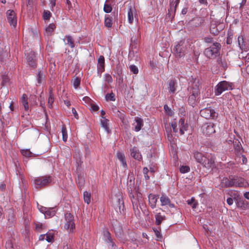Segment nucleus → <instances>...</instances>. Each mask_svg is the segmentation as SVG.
I'll list each match as a JSON object with an SVG mask.
<instances>
[{
	"instance_id": "22",
	"label": "nucleus",
	"mask_w": 249,
	"mask_h": 249,
	"mask_svg": "<svg viewBox=\"0 0 249 249\" xmlns=\"http://www.w3.org/2000/svg\"><path fill=\"white\" fill-rule=\"evenodd\" d=\"M177 82L175 80H170L168 84V89L170 93H174L177 88Z\"/></svg>"
},
{
	"instance_id": "50",
	"label": "nucleus",
	"mask_w": 249,
	"mask_h": 249,
	"mask_svg": "<svg viewBox=\"0 0 249 249\" xmlns=\"http://www.w3.org/2000/svg\"><path fill=\"white\" fill-rule=\"evenodd\" d=\"M51 17V13L49 11H45L43 13V18L44 20H47Z\"/></svg>"
},
{
	"instance_id": "30",
	"label": "nucleus",
	"mask_w": 249,
	"mask_h": 249,
	"mask_svg": "<svg viewBox=\"0 0 249 249\" xmlns=\"http://www.w3.org/2000/svg\"><path fill=\"white\" fill-rule=\"evenodd\" d=\"M54 231L53 230L49 231L46 235V240L48 242H52L54 240Z\"/></svg>"
},
{
	"instance_id": "51",
	"label": "nucleus",
	"mask_w": 249,
	"mask_h": 249,
	"mask_svg": "<svg viewBox=\"0 0 249 249\" xmlns=\"http://www.w3.org/2000/svg\"><path fill=\"white\" fill-rule=\"evenodd\" d=\"M171 126L173 129V131L175 133H177L178 131V128H177V124L175 122H172L171 124Z\"/></svg>"
},
{
	"instance_id": "15",
	"label": "nucleus",
	"mask_w": 249,
	"mask_h": 249,
	"mask_svg": "<svg viewBox=\"0 0 249 249\" xmlns=\"http://www.w3.org/2000/svg\"><path fill=\"white\" fill-rule=\"evenodd\" d=\"M103 239L108 247H114V243L111 237L110 233L107 230H104L103 231Z\"/></svg>"
},
{
	"instance_id": "3",
	"label": "nucleus",
	"mask_w": 249,
	"mask_h": 249,
	"mask_svg": "<svg viewBox=\"0 0 249 249\" xmlns=\"http://www.w3.org/2000/svg\"><path fill=\"white\" fill-rule=\"evenodd\" d=\"M221 48V45L219 43H213L210 47L206 48L204 51L205 55L209 58H215L218 54Z\"/></svg>"
},
{
	"instance_id": "64",
	"label": "nucleus",
	"mask_w": 249,
	"mask_h": 249,
	"mask_svg": "<svg viewBox=\"0 0 249 249\" xmlns=\"http://www.w3.org/2000/svg\"><path fill=\"white\" fill-rule=\"evenodd\" d=\"M244 196L248 199H249V192H246L244 194Z\"/></svg>"
},
{
	"instance_id": "4",
	"label": "nucleus",
	"mask_w": 249,
	"mask_h": 249,
	"mask_svg": "<svg viewBox=\"0 0 249 249\" xmlns=\"http://www.w3.org/2000/svg\"><path fill=\"white\" fill-rule=\"evenodd\" d=\"M52 181V178L51 176H44L35 178L34 183L35 187L38 189L47 186L51 183Z\"/></svg>"
},
{
	"instance_id": "11",
	"label": "nucleus",
	"mask_w": 249,
	"mask_h": 249,
	"mask_svg": "<svg viewBox=\"0 0 249 249\" xmlns=\"http://www.w3.org/2000/svg\"><path fill=\"white\" fill-rule=\"evenodd\" d=\"M206 160H204L202 165L208 169L213 168L214 167L215 158L211 154L206 155Z\"/></svg>"
},
{
	"instance_id": "20",
	"label": "nucleus",
	"mask_w": 249,
	"mask_h": 249,
	"mask_svg": "<svg viewBox=\"0 0 249 249\" xmlns=\"http://www.w3.org/2000/svg\"><path fill=\"white\" fill-rule=\"evenodd\" d=\"M117 158L120 161L122 166L126 169L127 168V164L126 162L125 157L123 152L118 151L117 153Z\"/></svg>"
},
{
	"instance_id": "32",
	"label": "nucleus",
	"mask_w": 249,
	"mask_h": 249,
	"mask_svg": "<svg viewBox=\"0 0 249 249\" xmlns=\"http://www.w3.org/2000/svg\"><path fill=\"white\" fill-rule=\"evenodd\" d=\"M66 40L67 41L66 44H68L71 48H73L75 47L73 39L71 36H66Z\"/></svg>"
},
{
	"instance_id": "35",
	"label": "nucleus",
	"mask_w": 249,
	"mask_h": 249,
	"mask_svg": "<svg viewBox=\"0 0 249 249\" xmlns=\"http://www.w3.org/2000/svg\"><path fill=\"white\" fill-rule=\"evenodd\" d=\"M8 56V53L6 51H2L0 53V61L4 63Z\"/></svg>"
},
{
	"instance_id": "49",
	"label": "nucleus",
	"mask_w": 249,
	"mask_h": 249,
	"mask_svg": "<svg viewBox=\"0 0 249 249\" xmlns=\"http://www.w3.org/2000/svg\"><path fill=\"white\" fill-rule=\"evenodd\" d=\"M80 83V80L78 77L75 78L73 80V85L75 89H76Z\"/></svg>"
},
{
	"instance_id": "16",
	"label": "nucleus",
	"mask_w": 249,
	"mask_h": 249,
	"mask_svg": "<svg viewBox=\"0 0 249 249\" xmlns=\"http://www.w3.org/2000/svg\"><path fill=\"white\" fill-rule=\"evenodd\" d=\"M221 185L224 187H232L234 186L233 177L229 178H224L221 181Z\"/></svg>"
},
{
	"instance_id": "63",
	"label": "nucleus",
	"mask_w": 249,
	"mask_h": 249,
	"mask_svg": "<svg viewBox=\"0 0 249 249\" xmlns=\"http://www.w3.org/2000/svg\"><path fill=\"white\" fill-rule=\"evenodd\" d=\"M131 43H134L136 44L137 42V39L136 37H134V36H132L131 38Z\"/></svg>"
},
{
	"instance_id": "58",
	"label": "nucleus",
	"mask_w": 249,
	"mask_h": 249,
	"mask_svg": "<svg viewBox=\"0 0 249 249\" xmlns=\"http://www.w3.org/2000/svg\"><path fill=\"white\" fill-rule=\"evenodd\" d=\"M91 109L94 111H97L99 109V107L95 104H92V103L90 104Z\"/></svg>"
},
{
	"instance_id": "21",
	"label": "nucleus",
	"mask_w": 249,
	"mask_h": 249,
	"mask_svg": "<svg viewBox=\"0 0 249 249\" xmlns=\"http://www.w3.org/2000/svg\"><path fill=\"white\" fill-rule=\"evenodd\" d=\"M55 28V24L50 23L45 28L44 35L48 36H51Z\"/></svg>"
},
{
	"instance_id": "56",
	"label": "nucleus",
	"mask_w": 249,
	"mask_h": 249,
	"mask_svg": "<svg viewBox=\"0 0 249 249\" xmlns=\"http://www.w3.org/2000/svg\"><path fill=\"white\" fill-rule=\"evenodd\" d=\"M153 231L156 237L158 239H160L162 237V235L159 230H158L157 229H153Z\"/></svg>"
},
{
	"instance_id": "44",
	"label": "nucleus",
	"mask_w": 249,
	"mask_h": 249,
	"mask_svg": "<svg viewBox=\"0 0 249 249\" xmlns=\"http://www.w3.org/2000/svg\"><path fill=\"white\" fill-rule=\"evenodd\" d=\"M106 99L107 101H114L115 100V95L113 93L107 94L106 95Z\"/></svg>"
},
{
	"instance_id": "59",
	"label": "nucleus",
	"mask_w": 249,
	"mask_h": 249,
	"mask_svg": "<svg viewBox=\"0 0 249 249\" xmlns=\"http://www.w3.org/2000/svg\"><path fill=\"white\" fill-rule=\"evenodd\" d=\"M227 202L229 205H231L233 203V199L229 197L227 199Z\"/></svg>"
},
{
	"instance_id": "48",
	"label": "nucleus",
	"mask_w": 249,
	"mask_h": 249,
	"mask_svg": "<svg viewBox=\"0 0 249 249\" xmlns=\"http://www.w3.org/2000/svg\"><path fill=\"white\" fill-rule=\"evenodd\" d=\"M35 226L36 230L39 232H40L41 231V230L43 228V224L39 222L36 223Z\"/></svg>"
},
{
	"instance_id": "62",
	"label": "nucleus",
	"mask_w": 249,
	"mask_h": 249,
	"mask_svg": "<svg viewBox=\"0 0 249 249\" xmlns=\"http://www.w3.org/2000/svg\"><path fill=\"white\" fill-rule=\"evenodd\" d=\"M72 113L73 114H74V117L76 118V119H78V115L76 112V111L75 110V109H74V108H73L72 109Z\"/></svg>"
},
{
	"instance_id": "57",
	"label": "nucleus",
	"mask_w": 249,
	"mask_h": 249,
	"mask_svg": "<svg viewBox=\"0 0 249 249\" xmlns=\"http://www.w3.org/2000/svg\"><path fill=\"white\" fill-rule=\"evenodd\" d=\"M43 73L41 71L38 72V79H37L38 83H41V80L43 79Z\"/></svg>"
},
{
	"instance_id": "42",
	"label": "nucleus",
	"mask_w": 249,
	"mask_h": 249,
	"mask_svg": "<svg viewBox=\"0 0 249 249\" xmlns=\"http://www.w3.org/2000/svg\"><path fill=\"white\" fill-rule=\"evenodd\" d=\"M112 7L107 2H106L104 4V11L105 13H109L112 11Z\"/></svg>"
},
{
	"instance_id": "7",
	"label": "nucleus",
	"mask_w": 249,
	"mask_h": 249,
	"mask_svg": "<svg viewBox=\"0 0 249 249\" xmlns=\"http://www.w3.org/2000/svg\"><path fill=\"white\" fill-rule=\"evenodd\" d=\"M66 223L64 228L69 232H72L75 228V224L74 222V218L73 215L70 213H66L65 215Z\"/></svg>"
},
{
	"instance_id": "17",
	"label": "nucleus",
	"mask_w": 249,
	"mask_h": 249,
	"mask_svg": "<svg viewBox=\"0 0 249 249\" xmlns=\"http://www.w3.org/2000/svg\"><path fill=\"white\" fill-rule=\"evenodd\" d=\"M136 15V10L135 7L130 6L127 13L128 21L129 23H132L134 20V17Z\"/></svg>"
},
{
	"instance_id": "26",
	"label": "nucleus",
	"mask_w": 249,
	"mask_h": 249,
	"mask_svg": "<svg viewBox=\"0 0 249 249\" xmlns=\"http://www.w3.org/2000/svg\"><path fill=\"white\" fill-rule=\"evenodd\" d=\"M205 157L206 155L204 156L201 153L196 152L194 153V158H195L196 160L197 161V162L202 164L203 163L204 160H206Z\"/></svg>"
},
{
	"instance_id": "10",
	"label": "nucleus",
	"mask_w": 249,
	"mask_h": 249,
	"mask_svg": "<svg viewBox=\"0 0 249 249\" xmlns=\"http://www.w3.org/2000/svg\"><path fill=\"white\" fill-rule=\"evenodd\" d=\"M202 132L207 136H210L215 132L214 124L212 123H207L204 124L201 127Z\"/></svg>"
},
{
	"instance_id": "36",
	"label": "nucleus",
	"mask_w": 249,
	"mask_h": 249,
	"mask_svg": "<svg viewBox=\"0 0 249 249\" xmlns=\"http://www.w3.org/2000/svg\"><path fill=\"white\" fill-rule=\"evenodd\" d=\"M90 196L91 195L90 193H89L87 191H85L83 193V197L85 203L88 204H89L90 202Z\"/></svg>"
},
{
	"instance_id": "39",
	"label": "nucleus",
	"mask_w": 249,
	"mask_h": 249,
	"mask_svg": "<svg viewBox=\"0 0 249 249\" xmlns=\"http://www.w3.org/2000/svg\"><path fill=\"white\" fill-rule=\"evenodd\" d=\"M61 131L62 133V139L64 142H66L68 138V135L65 125L62 126L61 128Z\"/></svg>"
},
{
	"instance_id": "19",
	"label": "nucleus",
	"mask_w": 249,
	"mask_h": 249,
	"mask_svg": "<svg viewBox=\"0 0 249 249\" xmlns=\"http://www.w3.org/2000/svg\"><path fill=\"white\" fill-rule=\"evenodd\" d=\"M141 196V195L140 194H138L137 193H136L135 194L132 193H130L129 194V197L131 200V202L134 207L135 206H137L138 203L140 201Z\"/></svg>"
},
{
	"instance_id": "14",
	"label": "nucleus",
	"mask_w": 249,
	"mask_h": 249,
	"mask_svg": "<svg viewBox=\"0 0 249 249\" xmlns=\"http://www.w3.org/2000/svg\"><path fill=\"white\" fill-rule=\"evenodd\" d=\"M26 61L28 65L32 67H35L36 66V55L34 51H30L28 53H26Z\"/></svg>"
},
{
	"instance_id": "8",
	"label": "nucleus",
	"mask_w": 249,
	"mask_h": 249,
	"mask_svg": "<svg viewBox=\"0 0 249 249\" xmlns=\"http://www.w3.org/2000/svg\"><path fill=\"white\" fill-rule=\"evenodd\" d=\"M200 115L202 117L207 119H214L217 116V113L214 110L210 107L201 109L200 111Z\"/></svg>"
},
{
	"instance_id": "33",
	"label": "nucleus",
	"mask_w": 249,
	"mask_h": 249,
	"mask_svg": "<svg viewBox=\"0 0 249 249\" xmlns=\"http://www.w3.org/2000/svg\"><path fill=\"white\" fill-rule=\"evenodd\" d=\"M238 44L241 50H245L246 49L244 44V39L242 36H239L238 37Z\"/></svg>"
},
{
	"instance_id": "24",
	"label": "nucleus",
	"mask_w": 249,
	"mask_h": 249,
	"mask_svg": "<svg viewBox=\"0 0 249 249\" xmlns=\"http://www.w3.org/2000/svg\"><path fill=\"white\" fill-rule=\"evenodd\" d=\"M179 126V132L181 135L184 134L185 131L187 130L188 125L184 123V119L181 118L178 122Z\"/></svg>"
},
{
	"instance_id": "27",
	"label": "nucleus",
	"mask_w": 249,
	"mask_h": 249,
	"mask_svg": "<svg viewBox=\"0 0 249 249\" xmlns=\"http://www.w3.org/2000/svg\"><path fill=\"white\" fill-rule=\"evenodd\" d=\"M108 122L109 120L106 119L105 117H103L101 121V124L102 127L104 128L105 131L107 133H109V129L108 127Z\"/></svg>"
},
{
	"instance_id": "34",
	"label": "nucleus",
	"mask_w": 249,
	"mask_h": 249,
	"mask_svg": "<svg viewBox=\"0 0 249 249\" xmlns=\"http://www.w3.org/2000/svg\"><path fill=\"white\" fill-rule=\"evenodd\" d=\"M218 65H219L224 69H225L228 67V63L225 59L219 58L217 60Z\"/></svg>"
},
{
	"instance_id": "61",
	"label": "nucleus",
	"mask_w": 249,
	"mask_h": 249,
	"mask_svg": "<svg viewBox=\"0 0 249 249\" xmlns=\"http://www.w3.org/2000/svg\"><path fill=\"white\" fill-rule=\"evenodd\" d=\"M195 202V199L194 198H192L191 199L187 200V203L189 205H192Z\"/></svg>"
},
{
	"instance_id": "2",
	"label": "nucleus",
	"mask_w": 249,
	"mask_h": 249,
	"mask_svg": "<svg viewBox=\"0 0 249 249\" xmlns=\"http://www.w3.org/2000/svg\"><path fill=\"white\" fill-rule=\"evenodd\" d=\"M189 46L188 42L184 40H180L175 43L173 50L178 56L182 57L186 53Z\"/></svg>"
},
{
	"instance_id": "43",
	"label": "nucleus",
	"mask_w": 249,
	"mask_h": 249,
	"mask_svg": "<svg viewBox=\"0 0 249 249\" xmlns=\"http://www.w3.org/2000/svg\"><path fill=\"white\" fill-rule=\"evenodd\" d=\"M21 152L23 156L27 157H30L32 155V152L28 149L22 150Z\"/></svg>"
},
{
	"instance_id": "9",
	"label": "nucleus",
	"mask_w": 249,
	"mask_h": 249,
	"mask_svg": "<svg viewBox=\"0 0 249 249\" xmlns=\"http://www.w3.org/2000/svg\"><path fill=\"white\" fill-rule=\"evenodd\" d=\"M39 211L43 213L46 218H50L55 215L56 211L54 208H47L42 206H38Z\"/></svg>"
},
{
	"instance_id": "1",
	"label": "nucleus",
	"mask_w": 249,
	"mask_h": 249,
	"mask_svg": "<svg viewBox=\"0 0 249 249\" xmlns=\"http://www.w3.org/2000/svg\"><path fill=\"white\" fill-rule=\"evenodd\" d=\"M188 90L190 94L188 98L189 103L193 106L195 103L196 97L199 93V83L196 78L193 77L191 78L189 83Z\"/></svg>"
},
{
	"instance_id": "13",
	"label": "nucleus",
	"mask_w": 249,
	"mask_h": 249,
	"mask_svg": "<svg viewBox=\"0 0 249 249\" xmlns=\"http://www.w3.org/2000/svg\"><path fill=\"white\" fill-rule=\"evenodd\" d=\"M233 187L246 188L249 186V183L244 178L238 177H233Z\"/></svg>"
},
{
	"instance_id": "29",
	"label": "nucleus",
	"mask_w": 249,
	"mask_h": 249,
	"mask_svg": "<svg viewBox=\"0 0 249 249\" xmlns=\"http://www.w3.org/2000/svg\"><path fill=\"white\" fill-rule=\"evenodd\" d=\"M160 201L161 205L164 206L170 204V200L166 195L162 194L160 197Z\"/></svg>"
},
{
	"instance_id": "41",
	"label": "nucleus",
	"mask_w": 249,
	"mask_h": 249,
	"mask_svg": "<svg viewBox=\"0 0 249 249\" xmlns=\"http://www.w3.org/2000/svg\"><path fill=\"white\" fill-rule=\"evenodd\" d=\"M164 109L165 112L169 116H172L174 114V111L167 105L164 106Z\"/></svg>"
},
{
	"instance_id": "55",
	"label": "nucleus",
	"mask_w": 249,
	"mask_h": 249,
	"mask_svg": "<svg viewBox=\"0 0 249 249\" xmlns=\"http://www.w3.org/2000/svg\"><path fill=\"white\" fill-rule=\"evenodd\" d=\"M98 65H105V59L103 56H100L98 59Z\"/></svg>"
},
{
	"instance_id": "54",
	"label": "nucleus",
	"mask_w": 249,
	"mask_h": 249,
	"mask_svg": "<svg viewBox=\"0 0 249 249\" xmlns=\"http://www.w3.org/2000/svg\"><path fill=\"white\" fill-rule=\"evenodd\" d=\"M82 100L85 102V104L90 105V104L92 103L91 99L88 96L83 97Z\"/></svg>"
},
{
	"instance_id": "25",
	"label": "nucleus",
	"mask_w": 249,
	"mask_h": 249,
	"mask_svg": "<svg viewBox=\"0 0 249 249\" xmlns=\"http://www.w3.org/2000/svg\"><path fill=\"white\" fill-rule=\"evenodd\" d=\"M133 125L135 127V130L136 132L139 131L143 126L142 120L140 118L137 117L135 119V122L133 124Z\"/></svg>"
},
{
	"instance_id": "12",
	"label": "nucleus",
	"mask_w": 249,
	"mask_h": 249,
	"mask_svg": "<svg viewBox=\"0 0 249 249\" xmlns=\"http://www.w3.org/2000/svg\"><path fill=\"white\" fill-rule=\"evenodd\" d=\"M6 15L7 20L10 25L13 27H16L17 20L15 12L13 10H9L7 11Z\"/></svg>"
},
{
	"instance_id": "53",
	"label": "nucleus",
	"mask_w": 249,
	"mask_h": 249,
	"mask_svg": "<svg viewBox=\"0 0 249 249\" xmlns=\"http://www.w3.org/2000/svg\"><path fill=\"white\" fill-rule=\"evenodd\" d=\"M5 247L6 249H15L11 241L8 240L6 242Z\"/></svg>"
},
{
	"instance_id": "5",
	"label": "nucleus",
	"mask_w": 249,
	"mask_h": 249,
	"mask_svg": "<svg viewBox=\"0 0 249 249\" xmlns=\"http://www.w3.org/2000/svg\"><path fill=\"white\" fill-rule=\"evenodd\" d=\"M233 84L226 81H222L219 82L215 87V95L218 96L223 92L232 89Z\"/></svg>"
},
{
	"instance_id": "46",
	"label": "nucleus",
	"mask_w": 249,
	"mask_h": 249,
	"mask_svg": "<svg viewBox=\"0 0 249 249\" xmlns=\"http://www.w3.org/2000/svg\"><path fill=\"white\" fill-rule=\"evenodd\" d=\"M104 79L108 83H110L113 81L111 76L110 74H107V73L105 74Z\"/></svg>"
},
{
	"instance_id": "6",
	"label": "nucleus",
	"mask_w": 249,
	"mask_h": 249,
	"mask_svg": "<svg viewBox=\"0 0 249 249\" xmlns=\"http://www.w3.org/2000/svg\"><path fill=\"white\" fill-rule=\"evenodd\" d=\"M112 203L116 211L121 214L124 213V205L122 196L119 195L112 198Z\"/></svg>"
},
{
	"instance_id": "47",
	"label": "nucleus",
	"mask_w": 249,
	"mask_h": 249,
	"mask_svg": "<svg viewBox=\"0 0 249 249\" xmlns=\"http://www.w3.org/2000/svg\"><path fill=\"white\" fill-rule=\"evenodd\" d=\"M180 172L181 173H187L190 170V168L187 166H182L180 168Z\"/></svg>"
},
{
	"instance_id": "23",
	"label": "nucleus",
	"mask_w": 249,
	"mask_h": 249,
	"mask_svg": "<svg viewBox=\"0 0 249 249\" xmlns=\"http://www.w3.org/2000/svg\"><path fill=\"white\" fill-rule=\"evenodd\" d=\"M131 155L135 159L140 160L142 159L141 154L136 147H134L131 150Z\"/></svg>"
},
{
	"instance_id": "45",
	"label": "nucleus",
	"mask_w": 249,
	"mask_h": 249,
	"mask_svg": "<svg viewBox=\"0 0 249 249\" xmlns=\"http://www.w3.org/2000/svg\"><path fill=\"white\" fill-rule=\"evenodd\" d=\"M129 69L130 71L133 72L134 74H137L138 73L139 70L138 68L134 65H131L129 66Z\"/></svg>"
},
{
	"instance_id": "40",
	"label": "nucleus",
	"mask_w": 249,
	"mask_h": 249,
	"mask_svg": "<svg viewBox=\"0 0 249 249\" xmlns=\"http://www.w3.org/2000/svg\"><path fill=\"white\" fill-rule=\"evenodd\" d=\"M105 25L107 28H110L112 26V19L108 17H106L105 18Z\"/></svg>"
},
{
	"instance_id": "60",
	"label": "nucleus",
	"mask_w": 249,
	"mask_h": 249,
	"mask_svg": "<svg viewBox=\"0 0 249 249\" xmlns=\"http://www.w3.org/2000/svg\"><path fill=\"white\" fill-rule=\"evenodd\" d=\"M204 41L207 43H211L212 42V38L210 37H205L204 38Z\"/></svg>"
},
{
	"instance_id": "38",
	"label": "nucleus",
	"mask_w": 249,
	"mask_h": 249,
	"mask_svg": "<svg viewBox=\"0 0 249 249\" xmlns=\"http://www.w3.org/2000/svg\"><path fill=\"white\" fill-rule=\"evenodd\" d=\"M156 218V224L157 225H159L160 224L162 220H163L164 217L163 216H162L160 213H157L155 215Z\"/></svg>"
},
{
	"instance_id": "37",
	"label": "nucleus",
	"mask_w": 249,
	"mask_h": 249,
	"mask_svg": "<svg viewBox=\"0 0 249 249\" xmlns=\"http://www.w3.org/2000/svg\"><path fill=\"white\" fill-rule=\"evenodd\" d=\"M180 0H176L175 1H174V0H172L170 1V4L171 5V11H174L175 12L176 10V8Z\"/></svg>"
},
{
	"instance_id": "52",
	"label": "nucleus",
	"mask_w": 249,
	"mask_h": 249,
	"mask_svg": "<svg viewBox=\"0 0 249 249\" xmlns=\"http://www.w3.org/2000/svg\"><path fill=\"white\" fill-rule=\"evenodd\" d=\"M98 72L101 75L105 70L104 65H97Z\"/></svg>"
},
{
	"instance_id": "18",
	"label": "nucleus",
	"mask_w": 249,
	"mask_h": 249,
	"mask_svg": "<svg viewBox=\"0 0 249 249\" xmlns=\"http://www.w3.org/2000/svg\"><path fill=\"white\" fill-rule=\"evenodd\" d=\"M158 199V196L157 195L150 194L148 196L149 204L152 209L156 208Z\"/></svg>"
},
{
	"instance_id": "31",
	"label": "nucleus",
	"mask_w": 249,
	"mask_h": 249,
	"mask_svg": "<svg viewBox=\"0 0 249 249\" xmlns=\"http://www.w3.org/2000/svg\"><path fill=\"white\" fill-rule=\"evenodd\" d=\"M54 102V94L53 92V91L52 89H50L49 90V96L48 98V105L49 107L52 108V105Z\"/></svg>"
},
{
	"instance_id": "28",
	"label": "nucleus",
	"mask_w": 249,
	"mask_h": 249,
	"mask_svg": "<svg viewBox=\"0 0 249 249\" xmlns=\"http://www.w3.org/2000/svg\"><path fill=\"white\" fill-rule=\"evenodd\" d=\"M20 102L22 105L23 106L25 110H28V109H29L28 97L25 94L22 95L20 99Z\"/></svg>"
}]
</instances>
